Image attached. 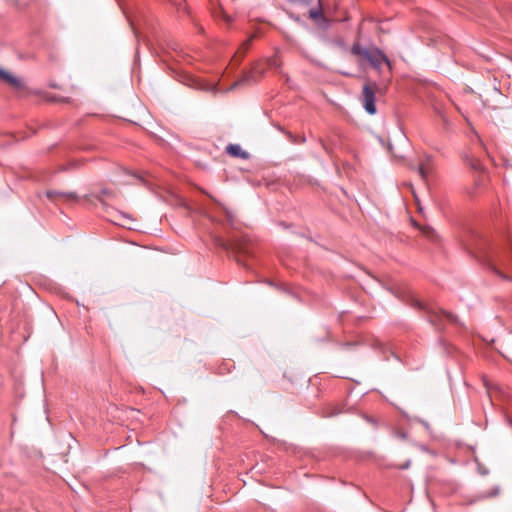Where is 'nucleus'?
Returning <instances> with one entry per match:
<instances>
[{
  "label": "nucleus",
  "mask_w": 512,
  "mask_h": 512,
  "mask_svg": "<svg viewBox=\"0 0 512 512\" xmlns=\"http://www.w3.org/2000/svg\"><path fill=\"white\" fill-rule=\"evenodd\" d=\"M430 170H431V168L428 164L420 163V165L418 167V173L422 180H424V181L427 180Z\"/></svg>",
  "instance_id": "obj_10"
},
{
  "label": "nucleus",
  "mask_w": 512,
  "mask_h": 512,
  "mask_svg": "<svg viewBox=\"0 0 512 512\" xmlns=\"http://www.w3.org/2000/svg\"><path fill=\"white\" fill-rule=\"evenodd\" d=\"M325 8L322 0H318L317 6L309 10V18L321 28H327L329 26V20L324 15Z\"/></svg>",
  "instance_id": "obj_5"
},
{
  "label": "nucleus",
  "mask_w": 512,
  "mask_h": 512,
  "mask_svg": "<svg viewBox=\"0 0 512 512\" xmlns=\"http://www.w3.org/2000/svg\"><path fill=\"white\" fill-rule=\"evenodd\" d=\"M413 306L419 310L426 311L428 319L433 325H439L442 322V320H444V319H446L447 321H449L451 323L457 322V317L454 314L447 312L445 310H442V309L436 310V309L430 308L418 300L413 301Z\"/></svg>",
  "instance_id": "obj_2"
},
{
  "label": "nucleus",
  "mask_w": 512,
  "mask_h": 512,
  "mask_svg": "<svg viewBox=\"0 0 512 512\" xmlns=\"http://www.w3.org/2000/svg\"><path fill=\"white\" fill-rule=\"evenodd\" d=\"M367 61L371 64L375 69H380L383 64H387L390 67V61L387 56L379 49H372L371 54L369 55Z\"/></svg>",
  "instance_id": "obj_6"
},
{
  "label": "nucleus",
  "mask_w": 512,
  "mask_h": 512,
  "mask_svg": "<svg viewBox=\"0 0 512 512\" xmlns=\"http://www.w3.org/2000/svg\"><path fill=\"white\" fill-rule=\"evenodd\" d=\"M198 87H199L200 89H210V88L208 87V85H205V86H202V85H201V86H198Z\"/></svg>",
  "instance_id": "obj_22"
},
{
  "label": "nucleus",
  "mask_w": 512,
  "mask_h": 512,
  "mask_svg": "<svg viewBox=\"0 0 512 512\" xmlns=\"http://www.w3.org/2000/svg\"><path fill=\"white\" fill-rule=\"evenodd\" d=\"M113 195H114V194H113V192H112V191H110V190H108V189H103V190H101V192H100V194H99V195H96V198H97L101 203H103V204H104V200H105V198H106V197H111V196H113Z\"/></svg>",
  "instance_id": "obj_14"
},
{
  "label": "nucleus",
  "mask_w": 512,
  "mask_h": 512,
  "mask_svg": "<svg viewBox=\"0 0 512 512\" xmlns=\"http://www.w3.org/2000/svg\"><path fill=\"white\" fill-rule=\"evenodd\" d=\"M65 198H66V204L68 202H78L79 201V196L76 193H67L66 192Z\"/></svg>",
  "instance_id": "obj_15"
},
{
  "label": "nucleus",
  "mask_w": 512,
  "mask_h": 512,
  "mask_svg": "<svg viewBox=\"0 0 512 512\" xmlns=\"http://www.w3.org/2000/svg\"><path fill=\"white\" fill-rule=\"evenodd\" d=\"M410 466V460L406 461L403 465H401L400 469H407Z\"/></svg>",
  "instance_id": "obj_20"
},
{
  "label": "nucleus",
  "mask_w": 512,
  "mask_h": 512,
  "mask_svg": "<svg viewBox=\"0 0 512 512\" xmlns=\"http://www.w3.org/2000/svg\"><path fill=\"white\" fill-rule=\"evenodd\" d=\"M45 194H46L47 198L50 200H54L55 197H58V198L64 197V192L56 191V190H47L45 192Z\"/></svg>",
  "instance_id": "obj_12"
},
{
  "label": "nucleus",
  "mask_w": 512,
  "mask_h": 512,
  "mask_svg": "<svg viewBox=\"0 0 512 512\" xmlns=\"http://www.w3.org/2000/svg\"><path fill=\"white\" fill-rule=\"evenodd\" d=\"M488 267L499 277L504 280H512V277L508 276L503 272L506 270L508 272L512 271V255L503 254L497 256L496 258H488L486 259Z\"/></svg>",
  "instance_id": "obj_1"
},
{
  "label": "nucleus",
  "mask_w": 512,
  "mask_h": 512,
  "mask_svg": "<svg viewBox=\"0 0 512 512\" xmlns=\"http://www.w3.org/2000/svg\"><path fill=\"white\" fill-rule=\"evenodd\" d=\"M351 52L352 54L356 55V56H361L363 57L365 60L368 59L369 55L371 54L372 52V49H368V48H365V47H362L361 45L359 44H354L352 46V49H351Z\"/></svg>",
  "instance_id": "obj_9"
},
{
  "label": "nucleus",
  "mask_w": 512,
  "mask_h": 512,
  "mask_svg": "<svg viewBox=\"0 0 512 512\" xmlns=\"http://www.w3.org/2000/svg\"><path fill=\"white\" fill-rule=\"evenodd\" d=\"M226 152L232 157H237L241 159H247L249 157V154L246 151H244L238 144H229L226 147Z\"/></svg>",
  "instance_id": "obj_8"
},
{
  "label": "nucleus",
  "mask_w": 512,
  "mask_h": 512,
  "mask_svg": "<svg viewBox=\"0 0 512 512\" xmlns=\"http://www.w3.org/2000/svg\"><path fill=\"white\" fill-rule=\"evenodd\" d=\"M215 241H216V244H217L218 246H220V247H222V248H224V249H226V250H228V249H234V248L236 249V247L234 246V244H232V243H228V242H226L225 240H223L222 238L217 237V238L215 239Z\"/></svg>",
  "instance_id": "obj_13"
},
{
  "label": "nucleus",
  "mask_w": 512,
  "mask_h": 512,
  "mask_svg": "<svg viewBox=\"0 0 512 512\" xmlns=\"http://www.w3.org/2000/svg\"><path fill=\"white\" fill-rule=\"evenodd\" d=\"M376 89V83H366L363 85L362 93L360 96L365 111L371 115H374L377 111L375 104Z\"/></svg>",
  "instance_id": "obj_3"
},
{
  "label": "nucleus",
  "mask_w": 512,
  "mask_h": 512,
  "mask_svg": "<svg viewBox=\"0 0 512 512\" xmlns=\"http://www.w3.org/2000/svg\"><path fill=\"white\" fill-rule=\"evenodd\" d=\"M0 79L4 82H7L15 89H20L23 87L22 81L10 74L8 71L0 67Z\"/></svg>",
  "instance_id": "obj_7"
},
{
  "label": "nucleus",
  "mask_w": 512,
  "mask_h": 512,
  "mask_svg": "<svg viewBox=\"0 0 512 512\" xmlns=\"http://www.w3.org/2000/svg\"><path fill=\"white\" fill-rule=\"evenodd\" d=\"M223 210L226 214L227 220L232 224L233 223V214L230 210H228L226 207H223Z\"/></svg>",
  "instance_id": "obj_17"
},
{
  "label": "nucleus",
  "mask_w": 512,
  "mask_h": 512,
  "mask_svg": "<svg viewBox=\"0 0 512 512\" xmlns=\"http://www.w3.org/2000/svg\"><path fill=\"white\" fill-rule=\"evenodd\" d=\"M421 231L430 240H435L437 237L436 232L434 231V229L432 227H429V226L421 227Z\"/></svg>",
  "instance_id": "obj_11"
},
{
  "label": "nucleus",
  "mask_w": 512,
  "mask_h": 512,
  "mask_svg": "<svg viewBox=\"0 0 512 512\" xmlns=\"http://www.w3.org/2000/svg\"><path fill=\"white\" fill-rule=\"evenodd\" d=\"M290 3L294 4H302V5H309L312 0H288Z\"/></svg>",
  "instance_id": "obj_16"
},
{
  "label": "nucleus",
  "mask_w": 512,
  "mask_h": 512,
  "mask_svg": "<svg viewBox=\"0 0 512 512\" xmlns=\"http://www.w3.org/2000/svg\"><path fill=\"white\" fill-rule=\"evenodd\" d=\"M265 69L261 66V63H255L249 73L244 74V76L236 81L230 89H234L237 86L256 83L260 77L264 75Z\"/></svg>",
  "instance_id": "obj_4"
},
{
  "label": "nucleus",
  "mask_w": 512,
  "mask_h": 512,
  "mask_svg": "<svg viewBox=\"0 0 512 512\" xmlns=\"http://www.w3.org/2000/svg\"><path fill=\"white\" fill-rule=\"evenodd\" d=\"M75 165H76V164H75L73 161H71V160H67V159H66V166H65V169H66V170H67L68 168H70V167H74Z\"/></svg>",
  "instance_id": "obj_19"
},
{
  "label": "nucleus",
  "mask_w": 512,
  "mask_h": 512,
  "mask_svg": "<svg viewBox=\"0 0 512 512\" xmlns=\"http://www.w3.org/2000/svg\"><path fill=\"white\" fill-rule=\"evenodd\" d=\"M249 43H250V40H247L244 44H243V48L244 50H247L248 47H249Z\"/></svg>",
  "instance_id": "obj_21"
},
{
  "label": "nucleus",
  "mask_w": 512,
  "mask_h": 512,
  "mask_svg": "<svg viewBox=\"0 0 512 512\" xmlns=\"http://www.w3.org/2000/svg\"><path fill=\"white\" fill-rule=\"evenodd\" d=\"M268 65L269 66H277V59L276 58H270L268 60Z\"/></svg>",
  "instance_id": "obj_18"
}]
</instances>
